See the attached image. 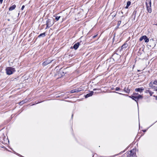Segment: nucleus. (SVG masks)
I'll list each match as a JSON object with an SVG mask.
<instances>
[{"label": "nucleus", "instance_id": "f257e3e1", "mask_svg": "<svg viewBox=\"0 0 157 157\" xmlns=\"http://www.w3.org/2000/svg\"><path fill=\"white\" fill-rule=\"evenodd\" d=\"M133 94L134 96H132L131 97L129 96V97L131 98L133 100H135L138 104V100L140 98H142L143 96L140 94H138V93H134Z\"/></svg>", "mask_w": 157, "mask_h": 157}, {"label": "nucleus", "instance_id": "f03ea898", "mask_svg": "<svg viewBox=\"0 0 157 157\" xmlns=\"http://www.w3.org/2000/svg\"><path fill=\"white\" fill-rule=\"evenodd\" d=\"M6 71V74L8 75H12L16 71L15 68L12 67H7Z\"/></svg>", "mask_w": 157, "mask_h": 157}, {"label": "nucleus", "instance_id": "7ed1b4c3", "mask_svg": "<svg viewBox=\"0 0 157 157\" xmlns=\"http://www.w3.org/2000/svg\"><path fill=\"white\" fill-rule=\"evenodd\" d=\"M146 5L147 10L148 12L151 13L152 11L151 8V0H146Z\"/></svg>", "mask_w": 157, "mask_h": 157}, {"label": "nucleus", "instance_id": "20e7f679", "mask_svg": "<svg viewBox=\"0 0 157 157\" xmlns=\"http://www.w3.org/2000/svg\"><path fill=\"white\" fill-rule=\"evenodd\" d=\"M54 24V21L52 19H48L46 21V25L47 26L45 28V29L49 28Z\"/></svg>", "mask_w": 157, "mask_h": 157}, {"label": "nucleus", "instance_id": "39448f33", "mask_svg": "<svg viewBox=\"0 0 157 157\" xmlns=\"http://www.w3.org/2000/svg\"><path fill=\"white\" fill-rule=\"evenodd\" d=\"M128 157H137L136 155V150L134 149H132L130 151L128 152Z\"/></svg>", "mask_w": 157, "mask_h": 157}, {"label": "nucleus", "instance_id": "423d86ee", "mask_svg": "<svg viewBox=\"0 0 157 157\" xmlns=\"http://www.w3.org/2000/svg\"><path fill=\"white\" fill-rule=\"evenodd\" d=\"M143 40H144V41L146 43H147L149 41V40L147 37L145 35L143 36L140 37L139 39L140 41H142Z\"/></svg>", "mask_w": 157, "mask_h": 157}, {"label": "nucleus", "instance_id": "0eeeda50", "mask_svg": "<svg viewBox=\"0 0 157 157\" xmlns=\"http://www.w3.org/2000/svg\"><path fill=\"white\" fill-rule=\"evenodd\" d=\"M144 90V88L143 87H141L140 88H136L135 90V91L139 92L141 93L143 92Z\"/></svg>", "mask_w": 157, "mask_h": 157}, {"label": "nucleus", "instance_id": "6e6552de", "mask_svg": "<svg viewBox=\"0 0 157 157\" xmlns=\"http://www.w3.org/2000/svg\"><path fill=\"white\" fill-rule=\"evenodd\" d=\"M52 61V60H49L47 59L43 63L42 65L44 66L51 63Z\"/></svg>", "mask_w": 157, "mask_h": 157}, {"label": "nucleus", "instance_id": "1a4fd4ad", "mask_svg": "<svg viewBox=\"0 0 157 157\" xmlns=\"http://www.w3.org/2000/svg\"><path fill=\"white\" fill-rule=\"evenodd\" d=\"M79 45V42H78L77 43L74 45L73 46V48H74L75 50H76L78 48Z\"/></svg>", "mask_w": 157, "mask_h": 157}, {"label": "nucleus", "instance_id": "9d476101", "mask_svg": "<svg viewBox=\"0 0 157 157\" xmlns=\"http://www.w3.org/2000/svg\"><path fill=\"white\" fill-rule=\"evenodd\" d=\"M94 93V92L92 91H91L90 93L88 94L85 96L86 98H87L89 97L92 96Z\"/></svg>", "mask_w": 157, "mask_h": 157}, {"label": "nucleus", "instance_id": "9b49d317", "mask_svg": "<svg viewBox=\"0 0 157 157\" xmlns=\"http://www.w3.org/2000/svg\"><path fill=\"white\" fill-rule=\"evenodd\" d=\"M124 90L127 93H129L130 91V90L128 89V87H125L124 89Z\"/></svg>", "mask_w": 157, "mask_h": 157}, {"label": "nucleus", "instance_id": "f8f14e48", "mask_svg": "<svg viewBox=\"0 0 157 157\" xmlns=\"http://www.w3.org/2000/svg\"><path fill=\"white\" fill-rule=\"evenodd\" d=\"M16 7V6L15 5H13L10 7L9 10L10 11L12 10L15 8Z\"/></svg>", "mask_w": 157, "mask_h": 157}, {"label": "nucleus", "instance_id": "ddd939ff", "mask_svg": "<svg viewBox=\"0 0 157 157\" xmlns=\"http://www.w3.org/2000/svg\"><path fill=\"white\" fill-rule=\"evenodd\" d=\"M27 101V100L26 99H25V100H23L22 101H20L19 103V104L20 105H21L25 103Z\"/></svg>", "mask_w": 157, "mask_h": 157}, {"label": "nucleus", "instance_id": "4468645a", "mask_svg": "<svg viewBox=\"0 0 157 157\" xmlns=\"http://www.w3.org/2000/svg\"><path fill=\"white\" fill-rule=\"evenodd\" d=\"M128 46V44H124L121 46V49H123V48H126Z\"/></svg>", "mask_w": 157, "mask_h": 157}, {"label": "nucleus", "instance_id": "2eb2a0df", "mask_svg": "<svg viewBox=\"0 0 157 157\" xmlns=\"http://www.w3.org/2000/svg\"><path fill=\"white\" fill-rule=\"evenodd\" d=\"M45 35H46L45 33H41L38 36V37L40 38V37H44L45 36Z\"/></svg>", "mask_w": 157, "mask_h": 157}, {"label": "nucleus", "instance_id": "dca6fc26", "mask_svg": "<svg viewBox=\"0 0 157 157\" xmlns=\"http://www.w3.org/2000/svg\"><path fill=\"white\" fill-rule=\"evenodd\" d=\"M149 86L151 87V88L154 89V87H155V86H153L152 84V83L151 82H150L149 84Z\"/></svg>", "mask_w": 157, "mask_h": 157}, {"label": "nucleus", "instance_id": "f3484780", "mask_svg": "<svg viewBox=\"0 0 157 157\" xmlns=\"http://www.w3.org/2000/svg\"><path fill=\"white\" fill-rule=\"evenodd\" d=\"M131 2L130 1H128L127 3L126 6L125 7V8L127 9L128 8V7L131 5Z\"/></svg>", "mask_w": 157, "mask_h": 157}, {"label": "nucleus", "instance_id": "a211bd4d", "mask_svg": "<svg viewBox=\"0 0 157 157\" xmlns=\"http://www.w3.org/2000/svg\"><path fill=\"white\" fill-rule=\"evenodd\" d=\"M77 90V89H75L72 90L71 91V93H78Z\"/></svg>", "mask_w": 157, "mask_h": 157}, {"label": "nucleus", "instance_id": "6ab92c4d", "mask_svg": "<svg viewBox=\"0 0 157 157\" xmlns=\"http://www.w3.org/2000/svg\"><path fill=\"white\" fill-rule=\"evenodd\" d=\"M76 89H77V91L78 92L82 90V88H81V87H80L79 88H78Z\"/></svg>", "mask_w": 157, "mask_h": 157}, {"label": "nucleus", "instance_id": "aec40b11", "mask_svg": "<svg viewBox=\"0 0 157 157\" xmlns=\"http://www.w3.org/2000/svg\"><path fill=\"white\" fill-rule=\"evenodd\" d=\"M136 11H134L133 13V15H134V19H135V17H136Z\"/></svg>", "mask_w": 157, "mask_h": 157}, {"label": "nucleus", "instance_id": "412c9836", "mask_svg": "<svg viewBox=\"0 0 157 157\" xmlns=\"http://www.w3.org/2000/svg\"><path fill=\"white\" fill-rule=\"evenodd\" d=\"M56 17V19L57 21H58L60 17V16H55Z\"/></svg>", "mask_w": 157, "mask_h": 157}, {"label": "nucleus", "instance_id": "4be33fe9", "mask_svg": "<svg viewBox=\"0 0 157 157\" xmlns=\"http://www.w3.org/2000/svg\"><path fill=\"white\" fill-rule=\"evenodd\" d=\"M153 84L154 85H157V80H155L153 82Z\"/></svg>", "mask_w": 157, "mask_h": 157}, {"label": "nucleus", "instance_id": "5701e85b", "mask_svg": "<svg viewBox=\"0 0 157 157\" xmlns=\"http://www.w3.org/2000/svg\"><path fill=\"white\" fill-rule=\"evenodd\" d=\"M149 94L150 95V96H152V94H154V92L152 91H150V92H149Z\"/></svg>", "mask_w": 157, "mask_h": 157}, {"label": "nucleus", "instance_id": "b1692460", "mask_svg": "<svg viewBox=\"0 0 157 157\" xmlns=\"http://www.w3.org/2000/svg\"><path fill=\"white\" fill-rule=\"evenodd\" d=\"M120 90V88L119 87H117L115 88V90L116 91H118Z\"/></svg>", "mask_w": 157, "mask_h": 157}, {"label": "nucleus", "instance_id": "393cba45", "mask_svg": "<svg viewBox=\"0 0 157 157\" xmlns=\"http://www.w3.org/2000/svg\"><path fill=\"white\" fill-rule=\"evenodd\" d=\"M154 90L157 91V87L155 86V87H154Z\"/></svg>", "mask_w": 157, "mask_h": 157}, {"label": "nucleus", "instance_id": "a878e982", "mask_svg": "<svg viewBox=\"0 0 157 157\" xmlns=\"http://www.w3.org/2000/svg\"><path fill=\"white\" fill-rule=\"evenodd\" d=\"M151 91L149 90H146V92L147 93H149V92H150Z\"/></svg>", "mask_w": 157, "mask_h": 157}, {"label": "nucleus", "instance_id": "bb28decb", "mask_svg": "<svg viewBox=\"0 0 157 157\" xmlns=\"http://www.w3.org/2000/svg\"><path fill=\"white\" fill-rule=\"evenodd\" d=\"M24 7H25V6L24 5L23 6H22V7H21V10H23L24 9Z\"/></svg>", "mask_w": 157, "mask_h": 157}, {"label": "nucleus", "instance_id": "cd10ccee", "mask_svg": "<svg viewBox=\"0 0 157 157\" xmlns=\"http://www.w3.org/2000/svg\"><path fill=\"white\" fill-rule=\"evenodd\" d=\"M115 92V93H118V94H121V95H124V94H121V93H118V92H116L115 91V92Z\"/></svg>", "mask_w": 157, "mask_h": 157}, {"label": "nucleus", "instance_id": "c85d7f7f", "mask_svg": "<svg viewBox=\"0 0 157 157\" xmlns=\"http://www.w3.org/2000/svg\"><path fill=\"white\" fill-rule=\"evenodd\" d=\"M3 0H0V3L1 4H2V2Z\"/></svg>", "mask_w": 157, "mask_h": 157}, {"label": "nucleus", "instance_id": "c756f323", "mask_svg": "<svg viewBox=\"0 0 157 157\" xmlns=\"http://www.w3.org/2000/svg\"><path fill=\"white\" fill-rule=\"evenodd\" d=\"M97 35H94V36H93V38H95V37L97 36Z\"/></svg>", "mask_w": 157, "mask_h": 157}, {"label": "nucleus", "instance_id": "7c9ffc66", "mask_svg": "<svg viewBox=\"0 0 157 157\" xmlns=\"http://www.w3.org/2000/svg\"><path fill=\"white\" fill-rule=\"evenodd\" d=\"M153 96L155 97L156 98V99L157 100V96H155V95H154Z\"/></svg>", "mask_w": 157, "mask_h": 157}, {"label": "nucleus", "instance_id": "2f4dec72", "mask_svg": "<svg viewBox=\"0 0 157 157\" xmlns=\"http://www.w3.org/2000/svg\"><path fill=\"white\" fill-rule=\"evenodd\" d=\"M73 114H72V116H71V118H73Z\"/></svg>", "mask_w": 157, "mask_h": 157}, {"label": "nucleus", "instance_id": "473e14b6", "mask_svg": "<svg viewBox=\"0 0 157 157\" xmlns=\"http://www.w3.org/2000/svg\"><path fill=\"white\" fill-rule=\"evenodd\" d=\"M95 90V89H94V90Z\"/></svg>", "mask_w": 157, "mask_h": 157}, {"label": "nucleus", "instance_id": "72a5a7b5", "mask_svg": "<svg viewBox=\"0 0 157 157\" xmlns=\"http://www.w3.org/2000/svg\"><path fill=\"white\" fill-rule=\"evenodd\" d=\"M146 131V130H144V132H145Z\"/></svg>", "mask_w": 157, "mask_h": 157}, {"label": "nucleus", "instance_id": "f704fd0d", "mask_svg": "<svg viewBox=\"0 0 157 157\" xmlns=\"http://www.w3.org/2000/svg\"><path fill=\"white\" fill-rule=\"evenodd\" d=\"M156 25H157V24H156Z\"/></svg>", "mask_w": 157, "mask_h": 157}]
</instances>
